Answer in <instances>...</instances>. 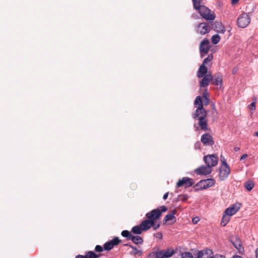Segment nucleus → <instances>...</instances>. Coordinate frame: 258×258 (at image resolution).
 <instances>
[{
	"label": "nucleus",
	"instance_id": "nucleus-1",
	"mask_svg": "<svg viewBox=\"0 0 258 258\" xmlns=\"http://www.w3.org/2000/svg\"><path fill=\"white\" fill-rule=\"evenodd\" d=\"M195 105H198L197 109L193 114V117L195 120L198 121V125L201 130L207 131L208 121L206 119L207 111L204 109L201 97L197 96L195 100Z\"/></svg>",
	"mask_w": 258,
	"mask_h": 258
},
{
	"label": "nucleus",
	"instance_id": "nucleus-2",
	"mask_svg": "<svg viewBox=\"0 0 258 258\" xmlns=\"http://www.w3.org/2000/svg\"><path fill=\"white\" fill-rule=\"evenodd\" d=\"M194 8L205 19L208 21L214 20L215 15L214 12L205 6L201 5L202 0H192Z\"/></svg>",
	"mask_w": 258,
	"mask_h": 258
},
{
	"label": "nucleus",
	"instance_id": "nucleus-3",
	"mask_svg": "<svg viewBox=\"0 0 258 258\" xmlns=\"http://www.w3.org/2000/svg\"><path fill=\"white\" fill-rule=\"evenodd\" d=\"M160 208L154 209L151 212L146 213V217L154 222V221L158 219L161 216L162 212H165L167 210V208L165 206H161Z\"/></svg>",
	"mask_w": 258,
	"mask_h": 258
},
{
	"label": "nucleus",
	"instance_id": "nucleus-4",
	"mask_svg": "<svg viewBox=\"0 0 258 258\" xmlns=\"http://www.w3.org/2000/svg\"><path fill=\"white\" fill-rule=\"evenodd\" d=\"M215 179L208 178L200 180L196 184V186L199 189H205L213 186L215 183Z\"/></svg>",
	"mask_w": 258,
	"mask_h": 258
},
{
	"label": "nucleus",
	"instance_id": "nucleus-5",
	"mask_svg": "<svg viewBox=\"0 0 258 258\" xmlns=\"http://www.w3.org/2000/svg\"><path fill=\"white\" fill-rule=\"evenodd\" d=\"M250 19L246 13H242L238 18L237 23L239 27L244 28L246 27L249 24Z\"/></svg>",
	"mask_w": 258,
	"mask_h": 258
},
{
	"label": "nucleus",
	"instance_id": "nucleus-6",
	"mask_svg": "<svg viewBox=\"0 0 258 258\" xmlns=\"http://www.w3.org/2000/svg\"><path fill=\"white\" fill-rule=\"evenodd\" d=\"M204 160L206 165L212 167L216 166L218 162V157L216 155H208L204 157Z\"/></svg>",
	"mask_w": 258,
	"mask_h": 258
},
{
	"label": "nucleus",
	"instance_id": "nucleus-7",
	"mask_svg": "<svg viewBox=\"0 0 258 258\" xmlns=\"http://www.w3.org/2000/svg\"><path fill=\"white\" fill-rule=\"evenodd\" d=\"M209 41L207 39H204L200 45V52L201 57H204L205 55L208 54L210 50Z\"/></svg>",
	"mask_w": 258,
	"mask_h": 258
},
{
	"label": "nucleus",
	"instance_id": "nucleus-8",
	"mask_svg": "<svg viewBox=\"0 0 258 258\" xmlns=\"http://www.w3.org/2000/svg\"><path fill=\"white\" fill-rule=\"evenodd\" d=\"M194 184V182L192 179L187 177H184L177 181L176 183V187L184 186L185 188H187L191 186Z\"/></svg>",
	"mask_w": 258,
	"mask_h": 258
},
{
	"label": "nucleus",
	"instance_id": "nucleus-9",
	"mask_svg": "<svg viewBox=\"0 0 258 258\" xmlns=\"http://www.w3.org/2000/svg\"><path fill=\"white\" fill-rule=\"evenodd\" d=\"M230 241L233 245L237 249L239 253H243L244 248L242 246L241 240L237 236H232Z\"/></svg>",
	"mask_w": 258,
	"mask_h": 258
},
{
	"label": "nucleus",
	"instance_id": "nucleus-10",
	"mask_svg": "<svg viewBox=\"0 0 258 258\" xmlns=\"http://www.w3.org/2000/svg\"><path fill=\"white\" fill-rule=\"evenodd\" d=\"M210 31V27L207 23H200L197 29V32L202 35H205Z\"/></svg>",
	"mask_w": 258,
	"mask_h": 258
},
{
	"label": "nucleus",
	"instance_id": "nucleus-11",
	"mask_svg": "<svg viewBox=\"0 0 258 258\" xmlns=\"http://www.w3.org/2000/svg\"><path fill=\"white\" fill-rule=\"evenodd\" d=\"M230 173L229 166H221L219 169V178L221 180L226 179Z\"/></svg>",
	"mask_w": 258,
	"mask_h": 258
},
{
	"label": "nucleus",
	"instance_id": "nucleus-12",
	"mask_svg": "<svg viewBox=\"0 0 258 258\" xmlns=\"http://www.w3.org/2000/svg\"><path fill=\"white\" fill-rule=\"evenodd\" d=\"M174 253V250L172 249L158 251L156 252V258H168L173 255Z\"/></svg>",
	"mask_w": 258,
	"mask_h": 258
},
{
	"label": "nucleus",
	"instance_id": "nucleus-13",
	"mask_svg": "<svg viewBox=\"0 0 258 258\" xmlns=\"http://www.w3.org/2000/svg\"><path fill=\"white\" fill-rule=\"evenodd\" d=\"M212 169L209 165L201 166L195 170V173L198 175H208L212 172Z\"/></svg>",
	"mask_w": 258,
	"mask_h": 258
},
{
	"label": "nucleus",
	"instance_id": "nucleus-14",
	"mask_svg": "<svg viewBox=\"0 0 258 258\" xmlns=\"http://www.w3.org/2000/svg\"><path fill=\"white\" fill-rule=\"evenodd\" d=\"M120 242V240L118 237H114L112 240L106 242L104 244V248L105 250H110L113 248V247L118 244Z\"/></svg>",
	"mask_w": 258,
	"mask_h": 258
},
{
	"label": "nucleus",
	"instance_id": "nucleus-15",
	"mask_svg": "<svg viewBox=\"0 0 258 258\" xmlns=\"http://www.w3.org/2000/svg\"><path fill=\"white\" fill-rule=\"evenodd\" d=\"M201 142L205 146H212L214 144L212 137L209 134H204L201 139Z\"/></svg>",
	"mask_w": 258,
	"mask_h": 258
},
{
	"label": "nucleus",
	"instance_id": "nucleus-16",
	"mask_svg": "<svg viewBox=\"0 0 258 258\" xmlns=\"http://www.w3.org/2000/svg\"><path fill=\"white\" fill-rule=\"evenodd\" d=\"M213 80V76L211 74H207L203 77V79L201 80L200 83L201 88L205 87L209 85L210 82Z\"/></svg>",
	"mask_w": 258,
	"mask_h": 258
},
{
	"label": "nucleus",
	"instance_id": "nucleus-17",
	"mask_svg": "<svg viewBox=\"0 0 258 258\" xmlns=\"http://www.w3.org/2000/svg\"><path fill=\"white\" fill-rule=\"evenodd\" d=\"M213 257L212 251L208 249L199 251L197 258H213Z\"/></svg>",
	"mask_w": 258,
	"mask_h": 258
},
{
	"label": "nucleus",
	"instance_id": "nucleus-18",
	"mask_svg": "<svg viewBox=\"0 0 258 258\" xmlns=\"http://www.w3.org/2000/svg\"><path fill=\"white\" fill-rule=\"evenodd\" d=\"M239 206H237L236 204L233 205L232 206L226 209L224 212V214L230 217L235 214L239 210Z\"/></svg>",
	"mask_w": 258,
	"mask_h": 258
},
{
	"label": "nucleus",
	"instance_id": "nucleus-19",
	"mask_svg": "<svg viewBox=\"0 0 258 258\" xmlns=\"http://www.w3.org/2000/svg\"><path fill=\"white\" fill-rule=\"evenodd\" d=\"M154 222L152 220L148 219L147 220H143L140 224L141 226L143 231H147L149 230L154 225Z\"/></svg>",
	"mask_w": 258,
	"mask_h": 258
},
{
	"label": "nucleus",
	"instance_id": "nucleus-20",
	"mask_svg": "<svg viewBox=\"0 0 258 258\" xmlns=\"http://www.w3.org/2000/svg\"><path fill=\"white\" fill-rule=\"evenodd\" d=\"M214 29L216 31L220 33H224L226 30L224 26L220 22H215L214 24Z\"/></svg>",
	"mask_w": 258,
	"mask_h": 258
},
{
	"label": "nucleus",
	"instance_id": "nucleus-21",
	"mask_svg": "<svg viewBox=\"0 0 258 258\" xmlns=\"http://www.w3.org/2000/svg\"><path fill=\"white\" fill-rule=\"evenodd\" d=\"M207 68L205 66V64H202V65L200 67L197 76L198 78H203L204 76L206 75L207 73Z\"/></svg>",
	"mask_w": 258,
	"mask_h": 258
},
{
	"label": "nucleus",
	"instance_id": "nucleus-22",
	"mask_svg": "<svg viewBox=\"0 0 258 258\" xmlns=\"http://www.w3.org/2000/svg\"><path fill=\"white\" fill-rule=\"evenodd\" d=\"M132 250L130 251V253L135 256H140L142 254V250L134 246H131Z\"/></svg>",
	"mask_w": 258,
	"mask_h": 258
},
{
	"label": "nucleus",
	"instance_id": "nucleus-23",
	"mask_svg": "<svg viewBox=\"0 0 258 258\" xmlns=\"http://www.w3.org/2000/svg\"><path fill=\"white\" fill-rule=\"evenodd\" d=\"M212 84L219 86L221 88L222 86V77L221 75L218 76L212 81Z\"/></svg>",
	"mask_w": 258,
	"mask_h": 258
},
{
	"label": "nucleus",
	"instance_id": "nucleus-24",
	"mask_svg": "<svg viewBox=\"0 0 258 258\" xmlns=\"http://www.w3.org/2000/svg\"><path fill=\"white\" fill-rule=\"evenodd\" d=\"M176 213V211L175 210H172L170 213L168 214L164 218L163 221L165 222L167 221L172 220L173 219H175V217L174 215Z\"/></svg>",
	"mask_w": 258,
	"mask_h": 258
},
{
	"label": "nucleus",
	"instance_id": "nucleus-25",
	"mask_svg": "<svg viewBox=\"0 0 258 258\" xmlns=\"http://www.w3.org/2000/svg\"><path fill=\"white\" fill-rule=\"evenodd\" d=\"M131 240L136 244H142L144 242L143 239L139 235H133Z\"/></svg>",
	"mask_w": 258,
	"mask_h": 258
},
{
	"label": "nucleus",
	"instance_id": "nucleus-26",
	"mask_svg": "<svg viewBox=\"0 0 258 258\" xmlns=\"http://www.w3.org/2000/svg\"><path fill=\"white\" fill-rule=\"evenodd\" d=\"M143 231L140 224L133 227L132 229V232L136 234H141Z\"/></svg>",
	"mask_w": 258,
	"mask_h": 258
},
{
	"label": "nucleus",
	"instance_id": "nucleus-27",
	"mask_svg": "<svg viewBox=\"0 0 258 258\" xmlns=\"http://www.w3.org/2000/svg\"><path fill=\"white\" fill-rule=\"evenodd\" d=\"M121 235L126 238L127 240H131L133 235L132 234L131 232L128 230H123L121 232Z\"/></svg>",
	"mask_w": 258,
	"mask_h": 258
},
{
	"label": "nucleus",
	"instance_id": "nucleus-28",
	"mask_svg": "<svg viewBox=\"0 0 258 258\" xmlns=\"http://www.w3.org/2000/svg\"><path fill=\"white\" fill-rule=\"evenodd\" d=\"M230 217L228 216V215H225L224 214V215L223 216V217H222V220H221V224L222 226H225L229 222V221H230Z\"/></svg>",
	"mask_w": 258,
	"mask_h": 258
},
{
	"label": "nucleus",
	"instance_id": "nucleus-29",
	"mask_svg": "<svg viewBox=\"0 0 258 258\" xmlns=\"http://www.w3.org/2000/svg\"><path fill=\"white\" fill-rule=\"evenodd\" d=\"M87 258H97L99 257L100 255L95 253L92 251L87 252L85 255Z\"/></svg>",
	"mask_w": 258,
	"mask_h": 258
},
{
	"label": "nucleus",
	"instance_id": "nucleus-30",
	"mask_svg": "<svg viewBox=\"0 0 258 258\" xmlns=\"http://www.w3.org/2000/svg\"><path fill=\"white\" fill-rule=\"evenodd\" d=\"M244 186L247 190L250 191L254 186V183L252 181H248L245 183Z\"/></svg>",
	"mask_w": 258,
	"mask_h": 258
},
{
	"label": "nucleus",
	"instance_id": "nucleus-31",
	"mask_svg": "<svg viewBox=\"0 0 258 258\" xmlns=\"http://www.w3.org/2000/svg\"><path fill=\"white\" fill-rule=\"evenodd\" d=\"M211 39L214 44H217L220 41V37L218 34H215L212 36Z\"/></svg>",
	"mask_w": 258,
	"mask_h": 258
},
{
	"label": "nucleus",
	"instance_id": "nucleus-32",
	"mask_svg": "<svg viewBox=\"0 0 258 258\" xmlns=\"http://www.w3.org/2000/svg\"><path fill=\"white\" fill-rule=\"evenodd\" d=\"M209 96V93L207 92V90L203 93V97L204 98L203 102L205 105H207L209 103V99H208V96Z\"/></svg>",
	"mask_w": 258,
	"mask_h": 258
},
{
	"label": "nucleus",
	"instance_id": "nucleus-33",
	"mask_svg": "<svg viewBox=\"0 0 258 258\" xmlns=\"http://www.w3.org/2000/svg\"><path fill=\"white\" fill-rule=\"evenodd\" d=\"M213 58V56L212 54H209L208 56L204 59L203 64L205 65L207 64L208 62H210L212 60Z\"/></svg>",
	"mask_w": 258,
	"mask_h": 258
},
{
	"label": "nucleus",
	"instance_id": "nucleus-34",
	"mask_svg": "<svg viewBox=\"0 0 258 258\" xmlns=\"http://www.w3.org/2000/svg\"><path fill=\"white\" fill-rule=\"evenodd\" d=\"M188 198V196L186 194L180 195L178 196V199L179 201L184 202L186 201Z\"/></svg>",
	"mask_w": 258,
	"mask_h": 258
},
{
	"label": "nucleus",
	"instance_id": "nucleus-35",
	"mask_svg": "<svg viewBox=\"0 0 258 258\" xmlns=\"http://www.w3.org/2000/svg\"><path fill=\"white\" fill-rule=\"evenodd\" d=\"M221 161L222 162V165L221 166H229L226 162V159L222 156H221Z\"/></svg>",
	"mask_w": 258,
	"mask_h": 258
},
{
	"label": "nucleus",
	"instance_id": "nucleus-36",
	"mask_svg": "<svg viewBox=\"0 0 258 258\" xmlns=\"http://www.w3.org/2000/svg\"><path fill=\"white\" fill-rule=\"evenodd\" d=\"M255 103H256V100L253 101L250 105V108L251 110L254 111L255 110Z\"/></svg>",
	"mask_w": 258,
	"mask_h": 258
},
{
	"label": "nucleus",
	"instance_id": "nucleus-37",
	"mask_svg": "<svg viewBox=\"0 0 258 258\" xmlns=\"http://www.w3.org/2000/svg\"><path fill=\"white\" fill-rule=\"evenodd\" d=\"M160 223H157V222L155 221H154V225H153V226L152 227H153L154 230H156L157 229H158L160 227Z\"/></svg>",
	"mask_w": 258,
	"mask_h": 258
},
{
	"label": "nucleus",
	"instance_id": "nucleus-38",
	"mask_svg": "<svg viewBox=\"0 0 258 258\" xmlns=\"http://www.w3.org/2000/svg\"><path fill=\"white\" fill-rule=\"evenodd\" d=\"M95 249L96 252H100L103 251V248L101 246H100L99 245H96Z\"/></svg>",
	"mask_w": 258,
	"mask_h": 258
},
{
	"label": "nucleus",
	"instance_id": "nucleus-39",
	"mask_svg": "<svg viewBox=\"0 0 258 258\" xmlns=\"http://www.w3.org/2000/svg\"><path fill=\"white\" fill-rule=\"evenodd\" d=\"M201 143L200 142H197L195 144V148L196 149H199L200 148Z\"/></svg>",
	"mask_w": 258,
	"mask_h": 258
},
{
	"label": "nucleus",
	"instance_id": "nucleus-40",
	"mask_svg": "<svg viewBox=\"0 0 258 258\" xmlns=\"http://www.w3.org/2000/svg\"><path fill=\"white\" fill-rule=\"evenodd\" d=\"M155 236L156 238L161 239L162 238V234L161 233L158 232L155 234Z\"/></svg>",
	"mask_w": 258,
	"mask_h": 258
},
{
	"label": "nucleus",
	"instance_id": "nucleus-41",
	"mask_svg": "<svg viewBox=\"0 0 258 258\" xmlns=\"http://www.w3.org/2000/svg\"><path fill=\"white\" fill-rule=\"evenodd\" d=\"M192 221L193 223L197 224L199 221V218L198 217H195L192 219Z\"/></svg>",
	"mask_w": 258,
	"mask_h": 258
},
{
	"label": "nucleus",
	"instance_id": "nucleus-42",
	"mask_svg": "<svg viewBox=\"0 0 258 258\" xmlns=\"http://www.w3.org/2000/svg\"><path fill=\"white\" fill-rule=\"evenodd\" d=\"M213 258H226L224 255L221 254H216Z\"/></svg>",
	"mask_w": 258,
	"mask_h": 258
},
{
	"label": "nucleus",
	"instance_id": "nucleus-43",
	"mask_svg": "<svg viewBox=\"0 0 258 258\" xmlns=\"http://www.w3.org/2000/svg\"><path fill=\"white\" fill-rule=\"evenodd\" d=\"M247 157V155L246 154H243L240 158V160H244Z\"/></svg>",
	"mask_w": 258,
	"mask_h": 258
},
{
	"label": "nucleus",
	"instance_id": "nucleus-44",
	"mask_svg": "<svg viewBox=\"0 0 258 258\" xmlns=\"http://www.w3.org/2000/svg\"><path fill=\"white\" fill-rule=\"evenodd\" d=\"M168 196V192H166V193H165V194L164 195V196H163V199L164 200H166V199H167Z\"/></svg>",
	"mask_w": 258,
	"mask_h": 258
},
{
	"label": "nucleus",
	"instance_id": "nucleus-45",
	"mask_svg": "<svg viewBox=\"0 0 258 258\" xmlns=\"http://www.w3.org/2000/svg\"><path fill=\"white\" fill-rule=\"evenodd\" d=\"M75 258H87L86 256L85 255H77Z\"/></svg>",
	"mask_w": 258,
	"mask_h": 258
},
{
	"label": "nucleus",
	"instance_id": "nucleus-46",
	"mask_svg": "<svg viewBox=\"0 0 258 258\" xmlns=\"http://www.w3.org/2000/svg\"><path fill=\"white\" fill-rule=\"evenodd\" d=\"M256 258H258V248H256L255 250Z\"/></svg>",
	"mask_w": 258,
	"mask_h": 258
},
{
	"label": "nucleus",
	"instance_id": "nucleus-47",
	"mask_svg": "<svg viewBox=\"0 0 258 258\" xmlns=\"http://www.w3.org/2000/svg\"><path fill=\"white\" fill-rule=\"evenodd\" d=\"M238 1L239 0H231V3L232 4H236L238 2Z\"/></svg>",
	"mask_w": 258,
	"mask_h": 258
},
{
	"label": "nucleus",
	"instance_id": "nucleus-48",
	"mask_svg": "<svg viewBox=\"0 0 258 258\" xmlns=\"http://www.w3.org/2000/svg\"><path fill=\"white\" fill-rule=\"evenodd\" d=\"M231 258H242V257L240 256H239L237 255H233Z\"/></svg>",
	"mask_w": 258,
	"mask_h": 258
},
{
	"label": "nucleus",
	"instance_id": "nucleus-49",
	"mask_svg": "<svg viewBox=\"0 0 258 258\" xmlns=\"http://www.w3.org/2000/svg\"><path fill=\"white\" fill-rule=\"evenodd\" d=\"M239 150H240V148H239V147H235V148H234V150L235 152H237V151H238Z\"/></svg>",
	"mask_w": 258,
	"mask_h": 258
},
{
	"label": "nucleus",
	"instance_id": "nucleus-50",
	"mask_svg": "<svg viewBox=\"0 0 258 258\" xmlns=\"http://www.w3.org/2000/svg\"><path fill=\"white\" fill-rule=\"evenodd\" d=\"M212 109L216 111V107L214 104L212 105Z\"/></svg>",
	"mask_w": 258,
	"mask_h": 258
},
{
	"label": "nucleus",
	"instance_id": "nucleus-51",
	"mask_svg": "<svg viewBox=\"0 0 258 258\" xmlns=\"http://www.w3.org/2000/svg\"><path fill=\"white\" fill-rule=\"evenodd\" d=\"M254 135L258 137V131L254 133Z\"/></svg>",
	"mask_w": 258,
	"mask_h": 258
},
{
	"label": "nucleus",
	"instance_id": "nucleus-52",
	"mask_svg": "<svg viewBox=\"0 0 258 258\" xmlns=\"http://www.w3.org/2000/svg\"><path fill=\"white\" fill-rule=\"evenodd\" d=\"M125 246H130L131 247V246H132V245L130 244V243H126V244H124Z\"/></svg>",
	"mask_w": 258,
	"mask_h": 258
},
{
	"label": "nucleus",
	"instance_id": "nucleus-53",
	"mask_svg": "<svg viewBox=\"0 0 258 258\" xmlns=\"http://www.w3.org/2000/svg\"><path fill=\"white\" fill-rule=\"evenodd\" d=\"M234 72H235V71L233 70V73H234Z\"/></svg>",
	"mask_w": 258,
	"mask_h": 258
},
{
	"label": "nucleus",
	"instance_id": "nucleus-54",
	"mask_svg": "<svg viewBox=\"0 0 258 258\" xmlns=\"http://www.w3.org/2000/svg\"><path fill=\"white\" fill-rule=\"evenodd\" d=\"M234 72H235V71L233 70V73H234Z\"/></svg>",
	"mask_w": 258,
	"mask_h": 258
}]
</instances>
